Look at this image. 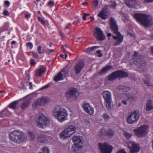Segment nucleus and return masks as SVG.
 Segmentation results:
<instances>
[{
    "label": "nucleus",
    "instance_id": "nucleus-15",
    "mask_svg": "<svg viewBox=\"0 0 153 153\" xmlns=\"http://www.w3.org/2000/svg\"><path fill=\"white\" fill-rule=\"evenodd\" d=\"M93 35L98 41L103 40L105 38L103 31L97 27L95 28V32Z\"/></svg>",
    "mask_w": 153,
    "mask_h": 153
},
{
    "label": "nucleus",
    "instance_id": "nucleus-37",
    "mask_svg": "<svg viewBox=\"0 0 153 153\" xmlns=\"http://www.w3.org/2000/svg\"><path fill=\"white\" fill-rule=\"evenodd\" d=\"M37 51L38 53L39 54H43L45 52L43 49H42V47L40 46H39L37 47Z\"/></svg>",
    "mask_w": 153,
    "mask_h": 153
},
{
    "label": "nucleus",
    "instance_id": "nucleus-2",
    "mask_svg": "<svg viewBox=\"0 0 153 153\" xmlns=\"http://www.w3.org/2000/svg\"><path fill=\"white\" fill-rule=\"evenodd\" d=\"M52 115L60 122L66 120L68 115L67 110L59 106L54 108L52 110Z\"/></svg>",
    "mask_w": 153,
    "mask_h": 153
},
{
    "label": "nucleus",
    "instance_id": "nucleus-44",
    "mask_svg": "<svg viewBox=\"0 0 153 153\" xmlns=\"http://www.w3.org/2000/svg\"><path fill=\"white\" fill-rule=\"evenodd\" d=\"M84 123H85V125L88 126H89L90 124V121L87 119H85L84 120Z\"/></svg>",
    "mask_w": 153,
    "mask_h": 153
},
{
    "label": "nucleus",
    "instance_id": "nucleus-33",
    "mask_svg": "<svg viewBox=\"0 0 153 153\" xmlns=\"http://www.w3.org/2000/svg\"><path fill=\"white\" fill-rule=\"evenodd\" d=\"M30 103L29 100H26L24 101L21 105V108L23 109L27 108L28 106Z\"/></svg>",
    "mask_w": 153,
    "mask_h": 153
},
{
    "label": "nucleus",
    "instance_id": "nucleus-42",
    "mask_svg": "<svg viewBox=\"0 0 153 153\" xmlns=\"http://www.w3.org/2000/svg\"><path fill=\"white\" fill-rule=\"evenodd\" d=\"M26 46L29 49H31L33 48V44L30 42H27L26 43Z\"/></svg>",
    "mask_w": 153,
    "mask_h": 153
},
{
    "label": "nucleus",
    "instance_id": "nucleus-3",
    "mask_svg": "<svg viewBox=\"0 0 153 153\" xmlns=\"http://www.w3.org/2000/svg\"><path fill=\"white\" fill-rule=\"evenodd\" d=\"M134 17L137 21L146 27H148L153 24V18L150 15L136 13L134 15Z\"/></svg>",
    "mask_w": 153,
    "mask_h": 153
},
{
    "label": "nucleus",
    "instance_id": "nucleus-56",
    "mask_svg": "<svg viewBox=\"0 0 153 153\" xmlns=\"http://www.w3.org/2000/svg\"><path fill=\"white\" fill-rule=\"evenodd\" d=\"M4 4L7 5V7H8L10 5L9 2L7 1H5L4 2Z\"/></svg>",
    "mask_w": 153,
    "mask_h": 153
},
{
    "label": "nucleus",
    "instance_id": "nucleus-10",
    "mask_svg": "<svg viewBox=\"0 0 153 153\" xmlns=\"http://www.w3.org/2000/svg\"><path fill=\"white\" fill-rule=\"evenodd\" d=\"M139 111L135 110L132 113L130 114L127 118V122L128 124H132L137 121L139 117Z\"/></svg>",
    "mask_w": 153,
    "mask_h": 153
},
{
    "label": "nucleus",
    "instance_id": "nucleus-5",
    "mask_svg": "<svg viewBox=\"0 0 153 153\" xmlns=\"http://www.w3.org/2000/svg\"><path fill=\"white\" fill-rule=\"evenodd\" d=\"M38 118L36 120L37 126L40 128H44L49 126V121L43 114L39 113L37 115Z\"/></svg>",
    "mask_w": 153,
    "mask_h": 153
},
{
    "label": "nucleus",
    "instance_id": "nucleus-41",
    "mask_svg": "<svg viewBox=\"0 0 153 153\" xmlns=\"http://www.w3.org/2000/svg\"><path fill=\"white\" fill-rule=\"evenodd\" d=\"M8 112V110L7 109L4 110L0 112V117H3L5 116V114H4V113ZM5 115H8L7 114H5Z\"/></svg>",
    "mask_w": 153,
    "mask_h": 153
},
{
    "label": "nucleus",
    "instance_id": "nucleus-62",
    "mask_svg": "<svg viewBox=\"0 0 153 153\" xmlns=\"http://www.w3.org/2000/svg\"><path fill=\"white\" fill-rule=\"evenodd\" d=\"M146 2L149 3L153 2V0H144Z\"/></svg>",
    "mask_w": 153,
    "mask_h": 153
},
{
    "label": "nucleus",
    "instance_id": "nucleus-61",
    "mask_svg": "<svg viewBox=\"0 0 153 153\" xmlns=\"http://www.w3.org/2000/svg\"><path fill=\"white\" fill-rule=\"evenodd\" d=\"M30 16V14H25V17L26 18L28 19Z\"/></svg>",
    "mask_w": 153,
    "mask_h": 153
},
{
    "label": "nucleus",
    "instance_id": "nucleus-57",
    "mask_svg": "<svg viewBox=\"0 0 153 153\" xmlns=\"http://www.w3.org/2000/svg\"><path fill=\"white\" fill-rule=\"evenodd\" d=\"M117 153H127L123 150H121L119 151Z\"/></svg>",
    "mask_w": 153,
    "mask_h": 153
},
{
    "label": "nucleus",
    "instance_id": "nucleus-4",
    "mask_svg": "<svg viewBox=\"0 0 153 153\" xmlns=\"http://www.w3.org/2000/svg\"><path fill=\"white\" fill-rule=\"evenodd\" d=\"M9 138L12 141L18 143L23 142L25 139L24 133L19 131L14 130L9 134Z\"/></svg>",
    "mask_w": 153,
    "mask_h": 153
},
{
    "label": "nucleus",
    "instance_id": "nucleus-30",
    "mask_svg": "<svg viewBox=\"0 0 153 153\" xmlns=\"http://www.w3.org/2000/svg\"><path fill=\"white\" fill-rule=\"evenodd\" d=\"M99 47V46H94L91 48H88L85 51L87 53L89 54H91L92 53V51L93 50L98 48Z\"/></svg>",
    "mask_w": 153,
    "mask_h": 153
},
{
    "label": "nucleus",
    "instance_id": "nucleus-38",
    "mask_svg": "<svg viewBox=\"0 0 153 153\" xmlns=\"http://www.w3.org/2000/svg\"><path fill=\"white\" fill-rule=\"evenodd\" d=\"M28 134L29 136L30 137L31 139V140H33L35 138V136L34 135V134L31 132L29 131L28 132Z\"/></svg>",
    "mask_w": 153,
    "mask_h": 153
},
{
    "label": "nucleus",
    "instance_id": "nucleus-35",
    "mask_svg": "<svg viewBox=\"0 0 153 153\" xmlns=\"http://www.w3.org/2000/svg\"><path fill=\"white\" fill-rule=\"evenodd\" d=\"M38 153H50V152L49 149L45 147L41 149Z\"/></svg>",
    "mask_w": 153,
    "mask_h": 153
},
{
    "label": "nucleus",
    "instance_id": "nucleus-17",
    "mask_svg": "<svg viewBox=\"0 0 153 153\" xmlns=\"http://www.w3.org/2000/svg\"><path fill=\"white\" fill-rule=\"evenodd\" d=\"M84 65L85 64L82 62L79 61L78 62L74 67V69L76 74L80 73Z\"/></svg>",
    "mask_w": 153,
    "mask_h": 153
},
{
    "label": "nucleus",
    "instance_id": "nucleus-50",
    "mask_svg": "<svg viewBox=\"0 0 153 153\" xmlns=\"http://www.w3.org/2000/svg\"><path fill=\"white\" fill-rule=\"evenodd\" d=\"M101 51L100 50L97 51V53L98 54V56L99 57H101L102 56V54L101 53Z\"/></svg>",
    "mask_w": 153,
    "mask_h": 153
},
{
    "label": "nucleus",
    "instance_id": "nucleus-45",
    "mask_svg": "<svg viewBox=\"0 0 153 153\" xmlns=\"http://www.w3.org/2000/svg\"><path fill=\"white\" fill-rule=\"evenodd\" d=\"M98 1L97 0H94L93 2V4L94 7H96L98 4Z\"/></svg>",
    "mask_w": 153,
    "mask_h": 153
},
{
    "label": "nucleus",
    "instance_id": "nucleus-58",
    "mask_svg": "<svg viewBox=\"0 0 153 153\" xmlns=\"http://www.w3.org/2000/svg\"><path fill=\"white\" fill-rule=\"evenodd\" d=\"M71 24L69 23L68 24V25L66 26L65 28L66 29H67L69 28V27L71 26Z\"/></svg>",
    "mask_w": 153,
    "mask_h": 153
},
{
    "label": "nucleus",
    "instance_id": "nucleus-29",
    "mask_svg": "<svg viewBox=\"0 0 153 153\" xmlns=\"http://www.w3.org/2000/svg\"><path fill=\"white\" fill-rule=\"evenodd\" d=\"M64 78H63V77L61 74V73H60V72L56 74L54 78V80L56 82H57L59 81L62 80Z\"/></svg>",
    "mask_w": 153,
    "mask_h": 153
},
{
    "label": "nucleus",
    "instance_id": "nucleus-6",
    "mask_svg": "<svg viewBox=\"0 0 153 153\" xmlns=\"http://www.w3.org/2000/svg\"><path fill=\"white\" fill-rule=\"evenodd\" d=\"M128 73L122 70L115 71L108 76V80L109 81H113L117 78H124L128 77Z\"/></svg>",
    "mask_w": 153,
    "mask_h": 153
},
{
    "label": "nucleus",
    "instance_id": "nucleus-26",
    "mask_svg": "<svg viewBox=\"0 0 153 153\" xmlns=\"http://www.w3.org/2000/svg\"><path fill=\"white\" fill-rule=\"evenodd\" d=\"M46 138V136L42 134H39L37 137V141L40 143H43L45 141Z\"/></svg>",
    "mask_w": 153,
    "mask_h": 153
},
{
    "label": "nucleus",
    "instance_id": "nucleus-59",
    "mask_svg": "<svg viewBox=\"0 0 153 153\" xmlns=\"http://www.w3.org/2000/svg\"><path fill=\"white\" fill-rule=\"evenodd\" d=\"M49 87V85H46L45 86L43 87L41 89H46L48 88Z\"/></svg>",
    "mask_w": 153,
    "mask_h": 153
},
{
    "label": "nucleus",
    "instance_id": "nucleus-53",
    "mask_svg": "<svg viewBox=\"0 0 153 153\" xmlns=\"http://www.w3.org/2000/svg\"><path fill=\"white\" fill-rule=\"evenodd\" d=\"M30 63L31 65H34L36 64V62L33 61L32 59L30 60Z\"/></svg>",
    "mask_w": 153,
    "mask_h": 153
},
{
    "label": "nucleus",
    "instance_id": "nucleus-32",
    "mask_svg": "<svg viewBox=\"0 0 153 153\" xmlns=\"http://www.w3.org/2000/svg\"><path fill=\"white\" fill-rule=\"evenodd\" d=\"M118 89L121 91H128L130 90V88L129 87L121 86L118 87Z\"/></svg>",
    "mask_w": 153,
    "mask_h": 153
},
{
    "label": "nucleus",
    "instance_id": "nucleus-8",
    "mask_svg": "<svg viewBox=\"0 0 153 153\" xmlns=\"http://www.w3.org/2000/svg\"><path fill=\"white\" fill-rule=\"evenodd\" d=\"M78 95L77 90L75 88H71L67 92L66 96L68 100L71 101L76 99Z\"/></svg>",
    "mask_w": 153,
    "mask_h": 153
},
{
    "label": "nucleus",
    "instance_id": "nucleus-49",
    "mask_svg": "<svg viewBox=\"0 0 153 153\" xmlns=\"http://www.w3.org/2000/svg\"><path fill=\"white\" fill-rule=\"evenodd\" d=\"M26 84H27V85H28L30 86L29 88V89H32L33 88H32V83L31 82H27L26 83Z\"/></svg>",
    "mask_w": 153,
    "mask_h": 153
},
{
    "label": "nucleus",
    "instance_id": "nucleus-54",
    "mask_svg": "<svg viewBox=\"0 0 153 153\" xmlns=\"http://www.w3.org/2000/svg\"><path fill=\"white\" fill-rule=\"evenodd\" d=\"M3 14L5 16H8L9 15V13H8V11L6 10L3 12Z\"/></svg>",
    "mask_w": 153,
    "mask_h": 153
},
{
    "label": "nucleus",
    "instance_id": "nucleus-28",
    "mask_svg": "<svg viewBox=\"0 0 153 153\" xmlns=\"http://www.w3.org/2000/svg\"><path fill=\"white\" fill-rule=\"evenodd\" d=\"M45 71V68L43 67H41L39 69L36 71L35 75L37 76H40Z\"/></svg>",
    "mask_w": 153,
    "mask_h": 153
},
{
    "label": "nucleus",
    "instance_id": "nucleus-21",
    "mask_svg": "<svg viewBox=\"0 0 153 153\" xmlns=\"http://www.w3.org/2000/svg\"><path fill=\"white\" fill-rule=\"evenodd\" d=\"M65 129L71 136L75 133L76 127L74 126L71 125L68 126Z\"/></svg>",
    "mask_w": 153,
    "mask_h": 153
},
{
    "label": "nucleus",
    "instance_id": "nucleus-47",
    "mask_svg": "<svg viewBox=\"0 0 153 153\" xmlns=\"http://www.w3.org/2000/svg\"><path fill=\"white\" fill-rule=\"evenodd\" d=\"M38 19L39 20L40 22L43 25H45V22L42 18L38 17Z\"/></svg>",
    "mask_w": 153,
    "mask_h": 153
},
{
    "label": "nucleus",
    "instance_id": "nucleus-16",
    "mask_svg": "<svg viewBox=\"0 0 153 153\" xmlns=\"http://www.w3.org/2000/svg\"><path fill=\"white\" fill-rule=\"evenodd\" d=\"M100 135H105L109 137H111L114 136V132L110 128H108L106 130L104 129H101L100 131Z\"/></svg>",
    "mask_w": 153,
    "mask_h": 153
},
{
    "label": "nucleus",
    "instance_id": "nucleus-19",
    "mask_svg": "<svg viewBox=\"0 0 153 153\" xmlns=\"http://www.w3.org/2000/svg\"><path fill=\"white\" fill-rule=\"evenodd\" d=\"M83 139L82 137L80 136H74L73 137L72 140L75 144H80L82 143Z\"/></svg>",
    "mask_w": 153,
    "mask_h": 153
},
{
    "label": "nucleus",
    "instance_id": "nucleus-11",
    "mask_svg": "<svg viewBox=\"0 0 153 153\" xmlns=\"http://www.w3.org/2000/svg\"><path fill=\"white\" fill-rule=\"evenodd\" d=\"M99 146L102 153H111L113 148L111 145L106 142L99 143Z\"/></svg>",
    "mask_w": 153,
    "mask_h": 153
},
{
    "label": "nucleus",
    "instance_id": "nucleus-48",
    "mask_svg": "<svg viewBox=\"0 0 153 153\" xmlns=\"http://www.w3.org/2000/svg\"><path fill=\"white\" fill-rule=\"evenodd\" d=\"M62 49H63V51L64 52H66V48H67V49H69L68 48V47L67 45H63L62 46Z\"/></svg>",
    "mask_w": 153,
    "mask_h": 153
},
{
    "label": "nucleus",
    "instance_id": "nucleus-60",
    "mask_svg": "<svg viewBox=\"0 0 153 153\" xmlns=\"http://www.w3.org/2000/svg\"><path fill=\"white\" fill-rule=\"evenodd\" d=\"M86 15H85V14L84 13L83 14V19L84 20H85L86 19Z\"/></svg>",
    "mask_w": 153,
    "mask_h": 153
},
{
    "label": "nucleus",
    "instance_id": "nucleus-22",
    "mask_svg": "<svg viewBox=\"0 0 153 153\" xmlns=\"http://www.w3.org/2000/svg\"><path fill=\"white\" fill-rule=\"evenodd\" d=\"M82 146L80 144H75L72 148V151L76 153H78L81 151Z\"/></svg>",
    "mask_w": 153,
    "mask_h": 153
},
{
    "label": "nucleus",
    "instance_id": "nucleus-64",
    "mask_svg": "<svg viewBox=\"0 0 153 153\" xmlns=\"http://www.w3.org/2000/svg\"><path fill=\"white\" fill-rule=\"evenodd\" d=\"M26 78L28 80H29L30 79V75L29 74H27L26 76Z\"/></svg>",
    "mask_w": 153,
    "mask_h": 153
},
{
    "label": "nucleus",
    "instance_id": "nucleus-12",
    "mask_svg": "<svg viewBox=\"0 0 153 153\" xmlns=\"http://www.w3.org/2000/svg\"><path fill=\"white\" fill-rule=\"evenodd\" d=\"M102 94L107 109L108 110H110L111 108L112 101L110 93L108 91H105L103 92Z\"/></svg>",
    "mask_w": 153,
    "mask_h": 153
},
{
    "label": "nucleus",
    "instance_id": "nucleus-63",
    "mask_svg": "<svg viewBox=\"0 0 153 153\" xmlns=\"http://www.w3.org/2000/svg\"><path fill=\"white\" fill-rule=\"evenodd\" d=\"M122 103L124 105H126L127 104L126 101L123 100L122 101Z\"/></svg>",
    "mask_w": 153,
    "mask_h": 153
},
{
    "label": "nucleus",
    "instance_id": "nucleus-34",
    "mask_svg": "<svg viewBox=\"0 0 153 153\" xmlns=\"http://www.w3.org/2000/svg\"><path fill=\"white\" fill-rule=\"evenodd\" d=\"M60 72L63 78L69 76V73L65 68L63 69Z\"/></svg>",
    "mask_w": 153,
    "mask_h": 153
},
{
    "label": "nucleus",
    "instance_id": "nucleus-18",
    "mask_svg": "<svg viewBox=\"0 0 153 153\" xmlns=\"http://www.w3.org/2000/svg\"><path fill=\"white\" fill-rule=\"evenodd\" d=\"M83 108L85 111L90 114L94 113V110L93 108H91L88 103L84 102L82 104Z\"/></svg>",
    "mask_w": 153,
    "mask_h": 153
},
{
    "label": "nucleus",
    "instance_id": "nucleus-39",
    "mask_svg": "<svg viewBox=\"0 0 153 153\" xmlns=\"http://www.w3.org/2000/svg\"><path fill=\"white\" fill-rule=\"evenodd\" d=\"M124 134L127 139L131 138L132 136V134H131L128 133L126 131H125L124 132Z\"/></svg>",
    "mask_w": 153,
    "mask_h": 153
},
{
    "label": "nucleus",
    "instance_id": "nucleus-40",
    "mask_svg": "<svg viewBox=\"0 0 153 153\" xmlns=\"http://www.w3.org/2000/svg\"><path fill=\"white\" fill-rule=\"evenodd\" d=\"M134 97L133 95H129L128 96V100L129 102H131L134 100Z\"/></svg>",
    "mask_w": 153,
    "mask_h": 153
},
{
    "label": "nucleus",
    "instance_id": "nucleus-9",
    "mask_svg": "<svg viewBox=\"0 0 153 153\" xmlns=\"http://www.w3.org/2000/svg\"><path fill=\"white\" fill-rule=\"evenodd\" d=\"M148 127L147 125H144L137 128L134 130L138 138L145 136L147 133Z\"/></svg>",
    "mask_w": 153,
    "mask_h": 153
},
{
    "label": "nucleus",
    "instance_id": "nucleus-25",
    "mask_svg": "<svg viewBox=\"0 0 153 153\" xmlns=\"http://www.w3.org/2000/svg\"><path fill=\"white\" fill-rule=\"evenodd\" d=\"M153 109V103L151 100H149L147 101L146 106V110L148 111Z\"/></svg>",
    "mask_w": 153,
    "mask_h": 153
},
{
    "label": "nucleus",
    "instance_id": "nucleus-52",
    "mask_svg": "<svg viewBox=\"0 0 153 153\" xmlns=\"http://www.w3.org/2000/svg\"><path fill=\"white\" fill-rule=\"evenodd\" d=\"M144 82L145 84H146L147 85H150V82L147 80H144Z\"/></svg>",
    "mask_w": 153,
    "mask_h": 153
},
{
    "label": "nucleus",
    "instance_id": "nucleus-23",
    "mask_svg": "<svg viewBox=\"0 0 153 153\" xmlns=\"http://www.w3.org/2000/svg\"><path fill=\"white\" fill-rule=\"evenodd\" d=\"M59 135L61 138L62 139H66L71 136L67 132L65 129L59 134Z\"/></svg>",
    "mask_w": 153,
    "mask_h": 153
},
{
    "label": "nucleus",
    "instance_id": "nucleus-31",
    "mask_svg": "<svg viewBox=\"0 0 153 153\" xmlns=\"http://www.w3.org/2000/svg\"><path fill=\"white\" fill-rule=\"evenodd\" d=\"M18 103V101H16L10 103L9 108H10L15 110L17 108V105Z\"/></svg>",
    "mask_w": 153,
    "mask_h": 153
},
{
    "label": "nucleus",
    "instance_id": "nucleus-36",
    "mask_svg": "<svg viewBox=\"0 0 153 153\" xmlns=\"http://www.w3.org/2000/svg\"><path fill=\"white\" fill-rule=\"evenodd\" d=\"M102 117L106 122H108L110 118V117L109 116L108 114L105 113L104 114L102 115Z\"/></svg>",
    "mask_w": 153,
    "mask_h": 153
},
{
    "label": "nucleus",
    "instance_id": "nucleus-51",
    "mask_svg": "<svg viewBox=\"0 0 153 153\" xmlns=\"http://www.w3.org/2000/svg\"><path fill=\"white\" fill-rule=\"evenodd\" d=\"M32 53L34 57L37 58L38 57V55L36 53L34 52L33 51L32 52Z\"/></svg>",
    "mask_w": 153,
    "mask_h": 153
},
{
    "label": "nucleus",
    "instance_id": "nucleus-24",
    "mask_svg": "<svg viewBox=\"0 0 153 153\" xmlns=\"http://www.w3.org/2000/svg\"><path fill=\"white\" fill-rule=\"evenodd\" d=\"M112 68V66L111 65L107 66L103 68L101 70V71L99 73V74L100 75L105 74L107 71H109L110 69Z\"/></svg>",
    "mask_w": 153,
    "mask_h": 153
},
{
    "label": "nucleus",
    "instance_id": "nucleus-7",
    "mask_svg": "<svg viewBox=\"0 0 153 153\" xmlns=\"http://www.w3.org/2000/svg\"><path fill=\"white\" fill-rule=\"evenodd\" d=\"M143 56L138 55V53L137 52H134L133 59V61L135 64H136V62L137 63L138 66L139 68H142L143 69L146 64V63L143 60Z\"/></svg>",
    "mask_w": 153,
    "mask_h": 153
},
{
    "label": "nucleus",
    "instance_id": "nucleus-13",
    "mask_svg": "<svg viewBox=\"0 0 153 153\" xmlns=\"http://www.w3.org/2000/svg\"><path fill=\"white\" fill-rule=\"evenodd\" d=\"M128 147L130 153H137L139 152L140 148L139 143L133 141L129 143Z\"/></svg>",
    "mask_w": 153,
    "mask_h": 153
},
{
    "label": "nucleus",
    "instance_id": "nucleus-1",
    "mask_svg": "<svg viewBox=\"0 0 153 153\" xmlns=\"http://www.w3.org/2000/svg\"><path fill=\"white\" fill-rule=\"evenodd\" d=\"M109 22L111 30L117 35V36H112L113 39L116 40L114 43V45L115 46L120 45L123 42V36L118 31V26L113 18L111 17L109 19Z\"/></svg>",
    "mask_w": 153,
    "mask_h": 153
},
{
    "label": "nucleus",
    "instance_id": "nucleus-55",
    "mask_svg": "<svg viewBox=\"0 0 153 153\" xmlns=\"http://www.w3.org/2000/svg\"><path fill=\"white\" fill-rule=\"evenodd\" d=\"M25 87V86L24 85V84L23 83H22L21 84V85L19 86V88H22V89H23L24 88H26Z\"/></svg>",
    "mask_w": 153,
    "mask_h": 153
},
{
    "label": "nucleus",
    "instance_id": "nucleus-43",
    "mask_svg": "<svg viewBox=\"0 0 153 153\" xmlns=\"http://www.w3.org/2000/svg\"><path fill=\"white\" fill-rule=\"evenodd\" d=\"M117 5V4L115 1H113L111 2L110 7L113 8H115Z\"/></svg>",
    "mask_w": 153,
    "mask_h": 153
},
{
    "label": "nucleus",
    "instance_id": "nucleus-20",
    "mask_svg": "<svg viewBox=\"0 0 153 153\" xmlns=\"http://www.w3.org/2000/svg\"><path fill=\"white\" fill-rule=\"evenodd\" d=\"M124 2L126 5L130 8L134 7L137 2L135 0H124Z\"/></svg>",
    "mask_w": 153,
    "mask_h": 153
},
{
    "label": "nucleus",
    "instance_id": "nucleus-14",
    "mask_svg": "<svg viewBox=\"0 0 153 153\" xmlns=\"http://www.w3.org/2000/svg\"><path fill=\"white\" fill-rule=\"evenodd\" d=\"M48 101V99L43 97L36 100L33 103L32 106L34 109L36 108L39 106H42L44 105Z\"/></svg>",
    "mask_w": 153,
    "mask_h": 153
},
{
    "label": "nucleus",
    "instance_id": "nucleus-27",
    "mask_svg": "<svg viewBox=\"0 0 153 153\" xmlns=\"http://www.w3.org/2000/svg\"><path fill=\"white\" fill-rule=\"evenodd\" d=\"M105 10V9L103 8L98 14V16L100 17L103 19H105L107 18Z\"/></svg>",
    "mask_w": 153,
    "mask_h": 153
},
{
    "label": "nucleus",
    "instance_id": "nucleus-46",
    "mask_svg": "<svg viewBox=\"0 0 153 153\" xmlns=\"http://www.w3.org/2000/svg\"><path fill=\"white\" fill-rule=\"evenodd\" d=\"M48 5L50 7H52L54 5V2L53 1H50L48 4Z\"/></svg>",
    "mask_w": 153,
    "mask_h": 153
}]
</instances>
